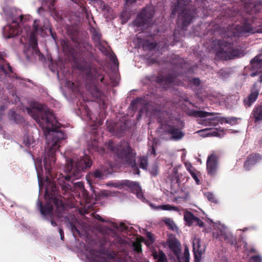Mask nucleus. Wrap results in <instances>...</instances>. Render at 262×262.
<instances>
[{"label": "nucleus", "instance_id": "24", "mask_svg": "<svg viewBox=\"0 0 262 262\" xmlns=\"http://www.w3.org/2000/svg\"><path fill=\"white\" fill-rule=\"evenodd\" d=\"M133 191L136 193L137 196L138 198L140 199H143L141 188L138 183L136 182L133 183Z\"/></svg>", "mask_w": 262, "mask_h": 262}, {"label": "nucleus", "instance_id": "31", "mask_svg": "<svg viewBox=\"0 0 262 262\" xmlns=\"http://www.w3.org/2000/svg\"><path fill=\"white\" fill-rule=\"evenodd\" d=\"M193 224L198 225L200 227L203 226V222L198 217H196V219H195V222L193 223Z\"/></svg>", "mask_w": 262, "mask_h": 262}, {"label": "nucleus", "instance_id": "43", "mask_svg": "<svg viewBox=\"0 0 262 262\" xmlns=\"http://www.w3.org/2000/svg\"><path fill=\"white\" fill-rule=\"evenodd\" d=\"M155 152H156V151H155V149L154 147H152L151 148V153L153 155H155Z\"/></svg>", "mask_w": 262, "mask_h": 262}, {"label": "nucleus", "instance_id": "32", "mask_svg": "<svg viewBox=\"0 0 262 262\" xmlns=\"http://www.w3.org/2000/svg\"><path fill=\"white\" fill-rule=\"evenodd\" d=\"M190 174L193 177V178L195 180L196 183L198 184L199 183V180L198 177H196V174L193 171H191Z\"/></svg>", "mask_w": 262, "mask_h": 262}, {"label": "nucleus", "instance_id": "13", "mask_svg": "<svg viewBox=\"0 0 262 262\" xmlns=\"http://www.w3.org/2000/svg\"><path fill=\"white\" fill-rule=\"evenodd\" d=\"M217 169V158L215 155H211L207 161V170L210 175H214Z\"/></svg>", "mask_w": 262, "mask_h": 262}, {"label": "nucleus", "instance_id": "16", "mask_svg": "<svg viewBox=\"0 0 262 262\" xmlns=\"http://www.w3.org/2000/svg\"><path fill=\"white\" fill-rule=\"evenodd\" d=\"M260 160L259 154H252L250 155L245 164V167L247 169H250L253 166Z\"/></svg>", "mask_w": 262, "mask_h": 262}, {"label": "nucleus", "instance_id": "11", "mask_svg": "<svg viewBox=\"0 0 262 262\" xmlns=\"http://www.w3.org/2000/svg\"><path fill=\"white\" fill-rule=\"evenodd\" d=\"M192 245L195 262H200L201 256L205 251L204 247L201 245L200 239L197 237L193 238Z\"/></svg>", "mask_w": 262, "mask_h": 262}, {"label": "nucleus", "instance_id": "37", "mask_svg": "<svg viewBox=\"0 0 262 262\" xmlns=\"http://www.w3.org/2000/svg\"><path fill=\"white\" fill-rule=\"evenodd\" d=\"M193 83L196 85H199L200 84V80L198 78H194L193 80Z\"/></svg>", "mask_w": 262, "mask_h": 262}, {"label": "nucleus", "instance_id": "34", "mask_svg": "<svg viewBox=\"0 0 262 262\" xmlns=\"http://www.w3.org/2000/svg\"><path fill=\"white\" fill-rule=\"evenodd\" d=\"M75 184L77 187H78V188H79L80 189H82L83 187V183L80 182L76 183Z\"/></svg>", "mask_w": 262, "mask_h": 262}, {"label": "nucleus", "instance_id": "44", "mask_svg": "<svg viewBox=\"0 0 262 262\" xmlns=\"http://www.w3.org/2000/svg\"><path fill=\"white\" fill-rule=\"evenodd\" d=\"M51 225H52L53 226H54H54H56V223H55V222H54L53 221H52V220H51Z\"/></svg>", "mask_w": 262, "mask_h": 262}, {"label": "nucleus", "instance_id": "36", "mask_svg": "<svg viewBox=\"0 0 262 262\" xmlns=\"http://www.w3.org/2000/svg\"><path fill=\"white\" fill-rule=\"evenodd\" d=\"M235 120V118H230L229 119H227L226 122L228 123H232V122H234Z\"/></svg>", "mask_w": 262, "mask_h": 262}, {"label": "nucleus", "instance_id": "18", "mask_svg": "<svg viewBox=\"0 0 262 262\" xmlns=\"http://www.w3.org/2000/svg\"><path fill=\"white\" fill-rule=\"evenodd\" d=\"M179 20L184 26H186L192 20V16L187 13L183 12L179 16Z\"/></svg>", "mask_w": 262, "mask_h": 262}, {"label": "nucleus", "instance_id": "40", "mask_svg": "<svg viewBox=\"0 0 262 262\" xmlns=\"http://www.w3.org/2000/svg\"><path fill=\"white\" fill-rule=\"evenodd\" d=\"M136 0H126V3L127 4H132L136 2Z\"/></svg>", "mask_w": 262, "mask_h": 262}, {"label": "nucleus", "instance_id": "33", "mask_svg": "<svg viewBox=\"0 0 262 262\" xmlns=\"http://www.w3.org/2000/svg\"><path fill=\"white\" fill-rule=\"evenodd\" d=\"M185 166L186 167L187 169L191 173V171H193L192 169V167L190 163H185Z\"/></svg>", "mask_w": 262, "mask_h": 262}, {"label": "nucleus", "instance_id": "50", "mask_svg": "<svg viewBox=\"0 0 262 262\" xmlns=\"http://www.w3.org/2000/svg\"><path fill=\"white\" fill-rule=\"evenodd\" d=\"M48 29V27H47L45 29Z\"/></svg>", "mask_w": 262, "mask_h": 262}, {"label": "nucleus", "instance_id": "5", "mask_svg": "<svg viewBox=\"0 0 262 262\" xmlns=\"http://www.w3.org/2000/svg\"><path fill=\"white\" fill-rule=\"evenodd\" d=\"M217 45L216 54L217 57L221 59H230L238 56L239 54L238 50L233 49L230 43L221 40L217 41Z\"/></svg>", "mask_w": 262, "mask_h": 262}, {"label": "nucleus", "instance_id": "3", "mask_svg": "<svg viewBox=\"0 0 262 262\" xmlns=\"http://www.w3.org/2000/svg\"><path fill=\"white\" fill-rule=\"evenodd\" d=\"M91 165V161L88 156L80 159L77 157H73L67 161L65 171L68 174L64 177V179L67 181H70L72 178L78 179L82 177L83 170Z\"/></svg>", "mask_w": 262, "mask_h": 262}, {"label": "nucleus", "instance_id": "8", "mask_svg": "<svg viewBox=\"0 0 262 262\" xmlns=\"http://www.w3.org/2000/svg\"><path fill=\"white\" fill-rule=\"evenodd\" d=\"M23 21V16L20 15L17 20H13L11 24L5 26L4 28L5 33H8L7 38H10L18 35L20 32V27L18 21Z\"/></svg>", "mask_w": 262, "mask_h": 262}, {"label": "nucleus", "instance_id": "12", "mask_svg": "<svg viewBox=\"0 0 262 262\" xmlns=\"http://www.w3.org/2000/svg\"><path fill=\"white\" fill-rule=\"evenodd\" d=\"M146 236L147 239L145 240L144 238L141 237L138 238V241L133 243V247L137 252H139L141 251V243H145L147 246H150L154 242V238L153 237L152 234L150 232H147Z\"/></svg>", "mask_w": 262, "mask_h": 262}, {"label": "nucleus", "instance_id": "1", "mask_svg": "<svg viewBox=\"0 0 262 262\" xmlns=\"http://www.w3.org/2000/svg\"><path fill=\"white\" fill-rule=\"evenodd\" d=\"M28 113L42 127L47 139V146L44 153V167L50 172L55 162V154L60 147L61 140L64 139L63 132L58 131L60 124L55 120L52 112L46 106L37 104Z\"/></svg>", "mask_w": 262, "mask_h": 262}, {"label": "nucleus", "instance_id": "9", "mask_svg": "<svg viewBox=\"0 0 262 262\" xmlns=\"http://www.w3.org/2000/svg\"><path fill=\"white\" fill-rule=\"evenodd\" d=\"M153 14L154 10L152 8L149 7L145 8L134 21L133 25L138 27L144 26L146 21H148V19L150 18Z\"/></svg>", "mask_w": 262, "mask_h": 262}, {"label": "nucleus", "instance_id": "38", "mask_svg": "<svg viewBox=\"0 0 262 262\" xmlns=\"http://www.w3.org/2000/svg\"><path fill=\"white\" fill-rule=\"evenodd\" d=\"M62 187L64 189H67V190L70 189L71 188L70 185H69L68 184H65L64 185H63Z\"/></svg>", "mask_w": 262, "mask_h": 262}, {"label": "nucleus", "instance_id": "41", "mask_svg": "<svg viewBox=\"0 0 262 262\" xmlns=\"http://www.w3.org/2000/svg\"><path fill=\"white\" fill-rule=\"evenodd\" d=\"M219 262H228L227 259L225 257L222 258Z\"/></svg>", "mask_w": 262, "mask_h": 262}, {"label": "nucleus", "instance_id": "22", "mask_svg": "<svg viewBox=\"0 0 262 262\" xmlns=\"http://www.w3.org/2000/svg\"><path fill=\"white\" fill-rule=\"evenodd\" d=\"M253 115L255 122H259L262 119V108L261 106L256 107L253 110Z\"/></svg>", "mask_w": 262, "mask_h": 262}, {"label": "nucleus", "instance_id": "20", "mask_svg": "<svg viewBox=\"0 0 262 262\" xmlns=\"http://www.w3.org/2000/svg\"><path fill=\"white\" fill-rule=\"evenodd\" d=\"M258 95V92L257 91H252L247 99L244 100L245 104L248 106H250L256 100Z\"/></svg>", "mask_w": 262, "mask_h": 262}, {"label": "nucleus", "instance_id": "19", "mask_svg": "<svg viewBox=\"0 0 262 262\" xmlns=\"http://www.w3.org/2000/svg\"><path fill=\"white\" fill-rule=\"evenodd\" d=\"M154 258L156 260V262H167L165 254L161 251H153L152 254Z\"/></svg>", "mask_w": 262, "mask_h": 262}, {"label": "nucleus", "instance_id": "14", "mask_svg": "<svg viewBox=\"0 0 262 262\" xmlns=\"http://www.w3.org/2000/svg\"><path fill=\"white\" fill-rule=\"evenodd\" d=\"M33 27L34 29V32L32 33L30 38V48H31L33 52L37 53V43L35 35L38 34L41 31L42 29H39L38 28V23L37 20H35L33 24Z\"/></svg>", "mask_w": 262, "mask_h": 262}, {"label": "nucleus", "instance_id": "23", "mask_svg": "<svg viewBox=\"0 0 262 262\" xmlns=\"http://www.w3.org/2000/svg\"><path fill=\"white\" fill-rule=\"evenodd\" d=\"M103 178V174L98 170H96L95 172L91 173L86 177L88 181H91L93 179L100 180Z\"/></svg>", "mask_w": 262, "mask_h": 262}, {"label": "nucleus", "instance_id": "6", "mask_svg": "<svg viewBox=\"0 0 262 262\" xmlns=\"http://www.w3.org/2000/svg\"><path fill=\"white\" fill-rule=\"evenodd\" d=\"M169 246L174 254L177 257V262H189V252L187 247H185L184 255L180 257V243L177 240H170L169 242Z\"/></svg>", "mask_w": 262, "mask_h": 262}, {"label": "nucleus", "instance_id": "42", "mask_svg": "<svg viewBox=\"0 0 262 262\" xmlns=\"http://www.w3.org/2000/svg\"><path fill=\"white\" fill-rule=\"evenodd\" d=\"M59 233H60V236H63V231L61 229H59Z\"/></svg>", "mask_w": 262, "mask_h": 262}, {"label": "nucleus", "instance_id": "35", "mask_svg": "<svg viewBox=\"0 0 262 262\" xmlns=\"http://www.w3.org/2000/svg\"><path fill=\"white\" fill-rule=\"evenodd\" d=\"M120 230H125L127 229V227L125 225V224H123V223H121L120 225Z\"/></svg>", "mask_w": 262, "mask_h": 262}, {"label": "nucleus", "instance_id": "4", "mask_svg": "<svg viewBox=\"0 0 262 262\" xmlns=\"http://www.w3.org/2000/svg\"><path fill=\"white\" fill-rule=\"evenodd\" d=\"M108 147L111 150L114 151L119 158L124 162H128L130 165L135 170L133 172L134 174H139V170L134 161L135 154L132 153V149L127 143L124 142L122 144L113 148V143L110 142L108 144Z\"/></svg>", "mask_w": 262, "mask_h": 262}, {"label": "nucleus", "instance_id": "46", "mask_svg": "<svg viewBox=\"0 0 262 262\" xmlns=\"http://www.w3.org/2000/svg\"><path fill=\"white\" fill-rule=\"evenodd\" d=\"M256 75V73H252L251 74V76H252V77H254V76H255Z\"/></svg>", "mask_w": 262, "mask_h": 262}, {"label": "nucleus", "instance_id": "47", "mask_svg": "<svg viewBox=\"0 0 262 262\" xmlns=\"http://www.w3.org/2000/svg\"><path fill=\"white\" fill-rule=\"evenodd\" d=\"M165 115H167V114L165 113H161V115L165 116Z\"/></svg>", "mask_w": 262, "mask_h": 262}, {"label": "nucleus", "instance_id": "29", "mask_svg": "<svg viewBox=\"0 0 262 262\" xmlns=\"http://www.w3.org/2000/svg\"><path fill=\"white\" fill-rule=\"evenodd\" d=\"M206 196L208 198V199L211 202H215V199L214 196V195L210 192H208L206 194Z\"/></svg>", "mask_w": 262, "mask_h": 262}, {"label": "nucleus", "instance_id": "45", "mask_svg": "<svg viewBox=\"0 0 262 262\" xmlns=\"http://www.w3.org/2000/svg\"><path fill=\"white\" fill-rule=\"evenodd\" d=\"M0 69H1L2 71H4V72H7L5 70V69H4V67H2V66H0Z\"/></svg>", "mask_w": 262, "mask_h": 262}, {"label": "nucleus", "instance_id": "26", "mask_svg": "<svg viewBox=\"0 0 262 262\" xmlns=\"http://www.w3.org/2000/svg\"><path fill=\"white\" fill-rule=\"evenodd\" d=\"M156 209H162L164 210L178 211V209L177 207L168 204L158 206V207H156Z\"/></svg>", "mask_w": 262, "mask_h": 262}, {"label": "nucleus", "instance_id": "51", "mask_svg": "<svg viewBox=\"0 0 262 262\" xmlns=\"http://www.w3.org/2000/svg\"><path fill=\"white\" fill-rule=\"evenodd\" d=\"M49 29L50 30V31H51V29L49 27Z\"/></svg>", "mask_w": 262, "mask_h": 262}, {"label": "nucleus", "instance_id": "48", "mask_svg": "<svg viewBox=\"0 0 262 262\" xmlns=\"http://www.w3.org/2000/svg\"><path fill=\"white\" fill-rule=\"evenodd\" d=\"M7 68L9 69V70L11 71V67L9 66H7Z\"/></svg>", "mask_w": 262, "mask_h": 262}, {"label": "nucleus", "instance_id": "27", "mask_svg": "<svg viewBox=\"0 0 262 262\" xmlns=\"http://www.w3.org/2000/svg\"><path fill=\"white\" fill-rule=\"evenodd\" d=\"M166 225L172 230L177 229V227L172 220L170 219H166L165 220Z\"/></svg>", "mask_w": 262, "mask_h": 262}, {"label": "nucleus", "instance_id": "49", "mask_svg": "<svg viewBox=\"0 0 262 262\" xmlns=\"http://www.w3.org/2000/svg\"><path fill=\"white\" fill-rule=\"evenodd\" d=\"M63 237H64V236H60V238H61V239L62 240H63Z\"/></svg>", "mask_w": 262, "mask_h": 262}, {"label": "nucleus", "instance_id": "10", "mask_svg": "<svg viewBox=\"0 0 262 262\" xmlns=\"http://www.w3.org/2000/svg\"><path fill=\"white\" fill-rule=\"evenodd\" d=\"M194 115L201 118H207L204 122L205 125H216L219 121L217 114L206 112L198 111L195 112Z\"/></svg>", "mask_w": 262, "mask_h": 262}, {"label": "nucleus", "instance_id": "15", "mask_svg": "<svg viewBox=\"0 0 262 262\" xmlns=\"http://www.w3.org/2000/svg\"><path fill=\"white\" fill-rule=\"evenodd\" d=\"M165 124L163 125V128L167 129L171 135L172 138L174 140H179L184 136V134L179 129H177L164 121Z\"/></svg>", "mask_w": 262, "mask_h": 262}, {"label": "nucleus", "instance_id": "2", "mask_svg": "<svg viewBox=\"0 0 262 262\" xmlns=\"http://www.w3.org/2000/svg\"><path fill=\"white\" fill-rule=\"evenodd\" d=\"M35 164L37 173L39 186L40 188L41 186L45 185L46 193L45 197L47 201L48 202L45 207L42 206L41 203L39 201H37V205L39 207L40 212L42 215L46 217H49L51 218L53 210L52 204L56 207L58 213L60 212L63 210V204L61 201L55 196L57 193V188L54 181H51L48 177H47L46 181L43 182L42 168L41 167H40L39 163L37 164L35 162Z\"/></svg>", "mask_w": 262, "mask_h": 262}, {"label": "nucleus", "instance_id": "7", "mask_svg": "<svg viewBox=\"0 0 262 262\" xmlns=\"http://www.w3.org/2000/svg\"><path fill=\"white\" fill-rule=\"evenodd\" d=\"M215 228H217L220 231L219 232H213V236L216 238L219 237L221 240H224L226 242L231 244H234L235 242V238L233 235L226 231V227L224 225L220 223H215Z\"/></svg>", "mask_w": 262, "mask_h": 262}, {"label": "nucleus", "instance_id": "39", "mask_svg": "<svg viewBox=\"0 0 262 262\" xmlns=\"http://www.w3.org/2000/svg\"><path fill=\"white\" fill-rule=\"evenodd\" d=\"M189 195L188 193H186L185 196L182 197V198H183L185 201L189 199Z\"/></svg>", "mask_w": 262, "mask_h": 262}, {"label": "nucleus", "instance_id": "30", "mask_svg": "<svg viewBox=\"0 0 262 262\" xmlns=\"http://www.w3.org/2000/svg\"><path fill=\"white\" fill-rule=\"evenodd\" d=\"M260 257L257 256H253L250 259V262H260Z\"/></svg>", "mask_w": 262, "mask_h": 262}, {"label": "nucleus", "instance_id": "28", "mask_svg": "<svg viewBox=\"0 0 262 262\" xmlns=\"http://www.w3.org/2000/svg\"><path fill=\"white\" fill-rule=\"evenodd\" d=\"M140 162V166L143 169H145L147 165V159L146 157L140 158L138 160Z\"/></svg>", "mask_w": 262, "mask_h": 262}, {"label": "nucleus", "instance_id": "25", "mask_svg": "<svg viewBox=\"0 0 262 262\" xmlns=\"http://www.w3.org/2000/svg\"><path fill=\"white\" fill-rule=\"evenodd\" d=\"M196 217H195L191 212H186L184 214V219L187 222L189 225L193 224L195 222V219H196Z\"/></svg>", "mask_w": 262, "mask_h": 262}, {"label": "nucleus", "instance_id": "17", "mask_svg": "<svg viewBox=\"0 0 262 262\" xmlns=\"http://www.w3.org/2000/svg\"><path fill=\"white\" fill-rule=\"evenodd\" d=\"M253 71H257L262 67V57L260 55L256 56L251 62Z\"/></svg>", "mask_w": 262, "mask_h": 262}, {"label": "nucleus", "instance_id": "21", "mask_svg": "<svg viewBox=\"0 0 262 262\" xmlns=\"http://www.w3.org/2000/svg\"><path fill=\"white\" fill-rule=\"evenodd\" d=\"M203 132L205 133L204 136H214V137H220L223 136V133L222 132L217 131L216 129L213 131H210L208 128H206L198 132V133Z\"/></svg>", "mask_w": 262, "mask_h": 262}]
</instances>
